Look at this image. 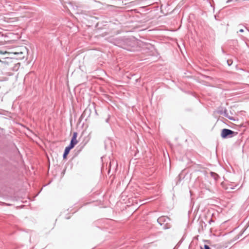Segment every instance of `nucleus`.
Returning <instances> with one entry per match:
<instances>
[{"label":"nucleus","instance_id":"1","mask_svg":"<svg viewBox=\"0 0 249 249\" xmlns=\"http://www.w3.org/2000/svg\"><path fill=\"white\" fill-rule=\"evenodd\" d=\"M114 44L126 50L132 51L136 45V42L131 38H119L114 40Z\"/></svg>","mask_w":249,"mask_h":249},{"label":"nucleus","instance_id":"2","mask_svg":"<svg viewBox=\"0 0 249 249\" xmlns=\"http://www.w3.org/2000/svg\"><path fill=\"white\" fill-rule=\"evenodd\" d=\"M16 60L10 57H4L0 62V67L5 68L9 70L17 71L19 68V64L16 63Z\"/></svg>","mask_w":249,"mask_h":249},{"label":"nucleus","instance_id":"3","mask_svg":"<svg viewBox=\"0 0 249 249\" xmlns=\"http://www.w3.org/2000/svg\"><path fill=\"white\" fill-rule=\"evenodd\" d=\"M237 134V132L233 131L231 129L224 128L222 130L221 136L222 138H231Z\"/></svg>","mask_w":249,"mask_h":249},{"label":"nucleus","instance_id":"4","mask_svg":"<svg viewBox=\"0 0 249 249\" xmlns=\"http://www.w3.org/2000/svg\"><path fill=\"white\" fill-rule=\"evenodd\" d=\"M170 221V219L169 217L164 216L160 217L157 219V222L161 226H163V228L164 229H168L169 228L168 224H169Z\"/></svg>","mask_w":249,"mask_h":249},{"label":"nucleus","instance_id":"5","mask_svg":"<svg viewBox=\"0 0 249 249\" xmlns=\"http://www.w3.org/2000/svg\"><path fill=\"white\" fill-rule=\"evenodd\" d=\"M71 149L69 148L68 147H66L65 149V150H64V153H63V159H65L67 155L69 154L70 150Z\"/></svg>","mask_w":249,"mask_h":249},{"label":"nucleus","instance_id":"6","mask_svg":"<svg viewBox=\"0 0 249 249\" xmlns=\"http://www.w3.org/2000/svg\"><path fill=\"white\" fill-rule=\"evenodd\" d=\"M77 142L71 140L69 145L67 146L71 149H72L74 146L77 144Z\"/></svg>","mask_w":249,"mask_h":249},{"label":"nucleus","instance_id":"7","mask_svg":"<svg viewBox=\"0 0 249 249\" xmlns=\"http://www.w3.org/2000/svg\"><path fill=\"white\" fill-rule=\"evenodd\" d=\"M225 117L228 118V119H229L230 120H232L233 119L232 117H231L229 116V114L227 112V110L226 108H224V112H223V114Z\"/></svg>","mask_w":249,"mask_h":249},{"label":"nucleus","instance_id":"8","mask_svg":"<svg viewBox=\"0 0 249 249\" xmlns=\"http://www.w3.org/2000/svg\"><path fill=\"white\" fill-rule=\"evenodd\" d=\"M77 136V132H74L73 133L72 137V138H71V140L78 142H77V141L76 140Z\"/></svg>","mask_w":249,"mask_h":249},{"label":"nucleus","instance_id":"9","mask_svg":"<svg viewBox=\"0 0 249 249\" xmlns=\"http://www.w3.org/2000/svg\"><path fill=\"white\" fill-rule=\"evenodd\" d=\"M77 136V132H74L73 133L72 137V138H71V140L78 142H77V141L76 140Z\"/></svg>","mask_w":249,"mask_h":249},{"label":"nucleus","instance_id":"10","mask_svg":"<svg viewBox=\"0 0 249 249\" xmlns=\"http://www.w3.org/2000/svg\"><path fill=\"white\" fill-rule=\"evenodd\" d=\"M210 174L211 176L214 179V180H217L218 177V175L216 173L211 172Z\"/></svg>","mask_w":249,"mask_h":249},{"label":"nucleus","instance_id":"11","mask_svg":"<svg viewBox=\"0 0 249 249\" xmlns=\"http://www.w3.org/2000/svg\"><path fill=\"white\" fill-rule=\"evenodd\" d=\"M8 54V53L6 51L3 52L2 51L0 50V55H5ZM3 58V57H0V62L1 61V59Z\"/></svg>","mask_w":249,"mask_h":249},{"label":"nucleus","instance_id":"12","mask_svg":"<svg viewBox=\"0 0 249 249\" xmlns=\"http://www.w3.org/2000/svg\"><path fill=\"white\" fill-rule=\"evenodd\" d=\"M4 30L0 28V37H3V36H7L4 34L3 33Z\"/></svg>","mask_w":249,"mask_h":249},{"label":"nucleus","instance_id":"13","mask_svg":"<svg viewBox=\"0 0 249 249\" xmlns=\"http://www.w3.org/2000/svg\"><path fill=\"white\" fill-rule=\"evenodd\" d=\"M201 249H211L210 247L207 245H204L203 247H201Z\"/></svg>","mask_w":249,"mask_h":249},{"label":"nucleus","instance_id":"14","mask_svg":"<svg viewBox=\"0 0 249 249\" xmlns=\"http://www.w3.org/2000/svg\"><path fill=\"white\" fill-rule=\"evenodd\" d=\"M239 235H237L236 237H235L232 240V242H234L236 241V240L238 239L239 238Z\"/></svg>","mask_w":249,"mask_h":249},{"label":"nucleus","instance_id":"15","mask_svg":"<svg viewBox=\"0 0 249 249\" xmlns=\"http://www.w3.org/2000/svg\"><path fill=\"white\" fill-rule=\"evenodd\" d=\"M86 113V110H85L84 112L82 113V114L81 116V118H83L84 117L85 114Z\"/></svg>","mask_w":249,"mask_h":249},{"label":"nucleus","instance_id":"16","mask_svg":"<svg viewBox=\"0 0 249 249\" xmlns=\"http://www.w3.org/2000/svg\"><path fill=\"white\" fill-rule=\"evenodd\" d=\"M223 112H224V109H222L221 110H219V113L220 114H223Z\"/></svg>","mask_w":249,"mask_h":249},{"label":"nucleus","instance_id":"17","mask_svg":"<svg viewBox=\"0 0 249 249\" xmlns=\"http://www.w3.org/2000/svg\"><path fill=\"white\" fill-rule=\"evenodd\" d=\"M232 1H233V0H228L226 1V3H230V2H231Z\"/></svg>","mask_w":249,"mask_h":249},{"label":"nucleus","instance_id":"18","mask_svg":"<svg viewBox=\"0 0 249 249\" xmlns=\"http://www.w3.org/2000/svg\"><path fill=\"white\" fill-rule=\"evenodd\" d=\"M6 55H0V57H7V56H6Z\"/></svg>","mask_w":249,"mask_h":249},{"label":"nucleus","instance_id":"19","mask_svg":"<svg viewBox=\"0 0 249 249\" xmlns=\"http://www.w3.org/2000/svg\"><path fill=\"white\" fill-rule=\"evenodd\" d=\"M239 32H241V33H243L244 32V30L241 29L239 30Z\"/></svg>","mask_w":249,"mask_h":249},{"label":"nucleus","instance_id":"20","mask_svg":"<svg viewBox=\"0 0 249 249\" xmlns=\"http://www.w3.org/2000/svg\"><path fill=\"white\" fill-rule=\"evenodd\" d=\"M229 62H230V60L227 61V63H228V65L230 66V65H231V64H230Z\"/></svg>","mask_w":249,"mask_h":249},{"label":"nucleus","instance_id":"21","mask_svg":"<svg viewBox=\"0 0 249 249\" xmlns=\"http://www.w3.org/2000/svg\"><path fill=\"white\" fill-rule=\"evenodd\" d=\"M109 120V118H108L107 120H106V122H108Z\"/></svg>","mask_w":249,"mask_h":249},{"label":"nucleus","instance_id":"22","mask_svg":"<svg viewBox=\"0 0 249 249\" xmlns=\"http://www.w3.org/2000/svg\"><path fill=\"white\" fill-rule=\"evenodd\" d=\"M213 222V221L211 219V220H210V221H209V222L210 223H211V222Z\"/></svg>","mask_w":249,"mask_h":249}]
</instances>
